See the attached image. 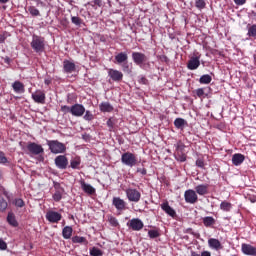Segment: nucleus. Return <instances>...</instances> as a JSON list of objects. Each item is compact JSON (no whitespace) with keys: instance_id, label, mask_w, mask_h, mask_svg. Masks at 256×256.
<instances>
[{"instance_id":"1","label":"nucleus","mask_w":256,"mask_h":256,"mask_svg":"<svg viewBox=\"0 0 256 256\" xmlns=\"http://www.w3.org/2000/svg\"><path fill=\"white\" fill-rule=\"evenodd\" d=\"M60 111L67 115L71 113L73 117H83L85 115V106L83 104H74L72 106L62 105Z\"/></svg>"},{"instance_id":"2","label":"nucleus","mask_w":256,"mask_h":256,"mask_svg":"<svg viewBox=\"0 0 256 256\" xmlns=\"http://www.w3.org/2000/svg\"><path fill=\"white\" fill-rule=\"evenodd\" d=\"M47 145L54 155H59L60 153H65V151H67L65 144L59 142V140H47Z\"/></svg>"},{"instance_id":"3","label":"nucleus","mask_w":256,"mask_h":256,"mask_svg":"<svg viewBox=\"0 0 256 256\" xmlns=\"http://www.w3.org/2000/svg\"><path fill=\"white\" fill-rule=\"evenodd\" d=\"M30 45L35 53H43L45 51V38L33 35Z\"/></svg>"},{"instance_id":"4","label":"nucleus","mask_w":256,"mask_h":256,"mask_svg":"<svg viewBox=\"0 0 256 256\" xmlns=\"http://www.w3.org/2000/svg\"><path fill=\"white\" fill-rule=\"evenodd\" d=\"M121 163L122 165H126V167H135L137 165V156L131 152L123 153Z\"/></svg>"},{"instance_id":"5","label":"nucleus","mask_w":256,"mask_h":256,"mask_svg":"<svg viewBox=\"0 0 256 256\" xmlns=\"http://www.w3.org/2000/svg\"><path fill=\"white\" fill-rule=\"evenodd\" d=\"M126 197L132 203H139L141 201V192L137 189L128 188L126 189Z\"/></svg>"},{"instance_id":"6","label":"nucleus","mask_w":256,"mask_h":256,"mask_svg":"<svg viewBox=\"0 0 256 256\" xmlns=\"http://www.w3.org/2000/svg\"><path fill=\"white\" fill-rule=\"evenodd\" d=\"M145 225L143 224V221L139 218H133L129 222H127V227L129 229H132V231H141Z\"/></svg>"},{"instance_id":"7","label":"nucleus","mask_w":256,"mask_h":256,"mask_svg":"<svg viewBox=\"0 0 256 256\" xmlns=\"http://www.w3.org/2000/svg\"><path fill=\"white\" fill-rule=\"evenodd\" d=\"M54 163L57 169L65 170L69 165V159H67L65 155H59L54 159Z\"/></svg>"},{"instance_id":"8","label":"nucleus","mask_w":256,"mask_h":256,"mask_svg":"<svg viewBox=\"0 0 256 256\" xmlns=\"http://www.w3.org/2000/svg\"><path fill=\"white\" fill-rule=\"evenodd\" d=\"M27 150L29 151V153H31L32 155H41V153H44L45 149H43V146L35 143V142H30L27 145Z\"/></svg>"},{"instance_id":"9","label":"nucleus","mask_w":256,"mask_h":256,"mask_svg":"<svg viewBox=\"0 0 256 256\" xmlns=\"http://www.w3.org/2000/svg\"><path fill=\"white\" fill-rule=\"evenodd\" d=\"M46 219H47V221H49V223H59V221H61V219H63V216L59 212L49 210L46 213Z\"/></svg>"},{"instance_id":"10","label":"nucleus","mask_w":256,"mask_h":256,"mask_svg":"<svg viewBox=\"0 0 256 256\" xmlns=\"http://www.w3.org/2000/svg\"><path fill=\"white\" fill-rule=\"evenodd\" d=\"M184 199L186 203H190L191 205L195 204L198 201L199 197L197 196V192L195 190H186L184 193Z\"/></svg>"},{"instance_id":"11","label":"nucleus","mask_w":256,"mask_h":256,"mask_svg":"<svg viewBox=\"0 0 256 256\" xmlns=\"http://www.w3.org/2000/svg\"><path fill=\"white\" fill-rule=\"evenodd\" d=\"M112 205L117 209V211H125L127 209V202L120 197H114L112 200Z\"/></svg>"},{"instance_id":"12","label":"nucleus","mask_w":256,"mask_h":256,"mask_svg":"<svg viewBox=\"0 0 256 256\" xmlns=\"http://www.w3.org/2000/svg\"><path fill=\"white\" fill-rule=\"evenodd\" d=\"M201 56H193L188 61L187 67L190 71H195V69H199V65H201Z\"/></svg>"},{"instance_id":"13","label":"nucleus","mask_w":256,"mask_h":256,"mask_svg":"<svg viewBox=\"0 0 256 256\" xmlns=\"http://www.w3.org/2000/svg\"><path fill=\"white\" fill-rule=\"evenodd\" d=\"M32 99L35 103H39L40 105H45V92L42 90H37L34 93H32Z\"/></svg>"},{"instance_id":"14","label":"nucleus","mask_w":256,"mask_h":256,"mask_svg":"<svg viewBox=\"0 0 256 256\" xmlns=\"http://www.w3.org/2000/svg\"><path fill=\"white\" fill-rule=\"evenodd\" d=\"M132 59L136 65H142L147 61V56L141 52H133Z\"/></svg>"},{"instance_id":"15","label":"nucleus","mask_w":256,"mask_h":256,"mask_svg":"<svg viewBox=\"0 0 256 256\" xmlns=\"http://www.w3.org/2000/svg\"><path fill=\"white\" fill-rule=\"evenodd\" d=\"M108 75L112 79V81L119 82V81H122L123 79V72L119 70L109 69Z\"/></svg>"},{"instance_id":"16","label":"nucleus","mask_w":256,"mask_h":256,"mask_svg":"<svg viewBox=\"0 0 256 256\" xmlns=\"http://www.w3.org/2000/svg\"><path fill=\"white\" fill-rule=\"evenodd\" d=\"M208 246L210 249H214L215 251H220V249H223V245H221V242L216 238H210L208 240Z\"/></svg>"},{"instance_id":"17","label":"nucleus","mask_w":256,"mask_h":256,"mask_svg":"<svg viewBox=\"0 0 256 256\" xmlns=\"http://www.w3.org/2000/svg\"><path fill=\"white\" fill-rule=\"evenodd\" d=\"M81 189L84 191V193H87V195H93L95 193V188L91 186V184H88L85 182V180L80 181Z\"/></svg>"},{"instance_id":"18","label":"nucleus","mask_w":256,"mask_h":256,"mask_svg":"<svg viewBox=\"0 0 256 256\" xmlns=\"http://www.w3.org/2000/svg\"><path fill=\"white\" fill-rule=\"evenodd\" d=\"M162 211H165L167 215L170 217H175L177 215V212H175V209H173L171 206H169V202H164L161 204Z\"/></svg>"},{"instance_id":"19","label":"nucleus","mask_w":256,"mask_h":256,"mask_svg":"<svg viewBox=\"0 0 256 256\" xmlns=\"http://www.w3.org/2000/svg\"><path fill=\"white\" fill-rule=\"evenodd\" d=\"M242 253L244 255L256 256V248L249 244H242Z\"/></svg>"},{"instance_id":"20","label":"nucleus","mask_w":256,"mask_h":256,"mask_svg":"<svg viewBox=\"0 0 256 256\" xmlns=\"http://www.w3.org/2000/svg\"><path fill=\"white\" fill-rule=\"evenodd\" d=\"M128 59L129 56L127 55V52H120L115 56V61L118 63V65L127 63Z\"/></svg>"},{"instance_id":"21","label":"nucleus","mask_w":256,"mask_h":256,"mask_svg":"<svg viewBox=\"0 0 256 256\" xmlns=\"http://www.w3.org/2000/svg\"><path fill=\"white\" fill-rule=\"evenodd\" d=\"M63 69H64V73H73V71H75V63L69 60H64Z\"/></svg>"},{"instance_id":"22","label":"nucleus","mask_w":256,"mask_h":256,"mask_svg":"<svg viewBox=\"0 0 256 256\" xmlns=\"http://www.w3.org/2000/svg\"><path fill=\"white\" fill-rule=\"evenodd\" d=\"M243 161H245V156L243 154L238 153L232 156V163L235 165V167H239Z\"/></svg>"},{"instance_id":"23","label":"nucleus","mask_w":256,"mask_h":256,"mask_svg":"<svg viewBox=\"0 0 256 256\" xmlns=\"http://www.w3.org/2000/svg\"><path fill=\"white\" fill-rule=\"evenodd\" d=\"M99 109L102 113H111L113 111V105L109 102H102L99 105Z\"/></svg>"},{"instance_id":"24","label":"nucleus","mask_w":256,"mask_h":256,"mask_svg":"<svg viewBox=\"0 0 256 256\" xmlns=\"http://www.w3.org/2000/svg\"><path fill=\"white\" fill-rule=\"evenodd\" d=\"M71 169H81V157L75 156L70 160Z\"/></svg>"},{"instance_id":"25","label":"nucleus","mask_w":256,"mask_h":256,"mask_svg":"<svg viewBox=\"0 0 256 256\" xmlns=\"http://www.w3.org/2000/svg\"><path fill=\"white\" fill-rule=\"evenodd\" d=\"M209 189V185L200 184L195 187V191L198 195H207V191Z\"/></svg>"},{"instance_id":"26","label":"nucleus","mask_w":256,"mask_h":256,"mask_svg":"<svg viewBox=\"0 0 256 256\" xmlns=\"http://www.w3.org/2000/svg\"><path fill=\"white\" fill-rule=\"evenodd\" d=\"M13 90L15 91V93H25V85H23V83L19 82V81H15L12 84Z\"/></svg>"},{"instance_id":"27","label":"nucleus","mask_w":256,"mask_h":256,"mask_svg":"<svg viewBox=\"0 0 256 256\" xmlns=\"http://www.w3.org/2000/svg\"><path fill=\"white\" fill-rule=\"evenodd\" d=\"M7 222L12 227H19V222H17V219L15 218V214H13V212L8 213Z\"/></svg>"},{"instance_id":"28","label":"nucleus","mask_w":256,"mask_h":256,"mask_svg":"<svg viewBox=\"0 0 256 256\" xmlns=\"http://www.w3.org/2000/svg\"><path fill=\"white\" fill-rule=\"evenodd\" d=\"M73 235V228L71 226H66L62 230V236L64 239H71Z\"/></svg>"},{"instance_id":"29","label":"nucleus","mask_w":256,"mask_h":256,"mask_svg":"<svg viewBox=\"0 0 256 256\" xmlns=\"http://www.w3.org/2000/svg\"><path fill=\"white\" fill-rule=\"evenodd\" d=\"M211 81H213V78L209 74H204L199 79V83L201 85H209V83H211Z\"/></svg>"},{"instance_id":"30","label":"nucleus","mask_w":256,"mask_h":256,"mask_svg":"<svg viewBox=\"0 0 256 256\" xmlns=\"http://www.w3.org/2000/svg\"><path fill=\"white\" fill-rule=\"evenodd\" d=\"M174 125L176 129H184L185 125H187V121L183 118H176L174 120Z\"/></svg>"},{"instance_id":"31","label":"nucleus","mask_w":256,"mask_h":256,"mask_svg":"<svg viewBox=\"0 0 256 256\" xmlns=\"http://www.w3.org/2000/svg\"><path fill=\"white\" fill-rule=\"evenodd\" d=\"M72 243H82V245H88L89 241H87V238L83 236H74L72 237Z\"/></svg>"},{"instance_id":"32","label":"nucleus","mask_w":256,"mask_h":256,"mask_svg":"<svg viewBox=\"0 0 256 256\" xmlns=\"http://www.w3.org/2000/svg\"><path fill=\"white\" fill-rule=\"evenodd\" d=\"M203 224L206 227H212V225H215V218H213L211 216H206L203 218Z\"/></svg>"},{"instance_id":"33","label":"nucleus","mask_w":256,"mask_h":256,"mask_svg":"<svg viewBox=\"0 0 256 256\" xmlns=\"http://www.w3.org/2000/svg\"><path fill=\"white\" fill-rule=\"evenodd\" d=\"M174 157L176 161H180V163H185V161H187V155L185 152L175 153Z\"/></svg>"},{"instance_id":"34","label":"nucleus","mask_w":256,"mask_h":256,"mask_svg":"<svg viewBox=\"0 0 256 256\" xmlns=\"http://www.w3.org/2000/svg\"><path fill=\"white\" fill-rule=\"evenodd\" d=\"M175 149H176V153H185V144H183V142L178 141L175 145H174Z\"/></svg>"},{"instance_id":"35","label":"nucleus","mask_w":256,"mask_h":256,"mask_svg":"<svg viewBox=\"0 0 256 256\" xmlns=\"http://www.w3.org/2000/svg\"><path fill=\"white\" fill-rule=\"evenodd\" d=\"M7 207H9V204L7 203V200H5V198L0 196V211L2 213L4 211H7Z\"/></svg>"},{"instance_id":"36","label":"nucleus","mask_w":256,"mask_h":256,"mask_svg":"<svg viewBox=\"0 0 256 256\" xmlns=\"http://www.w3.org/2000/svg\"><path fill=\"white\" fill-rule=\"evenodd\" d=\"M65 191H61V190H56L55 193L53 194V199L56 202H59L61 199H63V193Z\"/></svg>"},{"instance_id":"37","label":"nucleus","mask_w":256,"mask_h":256,"mask_svg":"<svg viewBox=\"0 0 256 256\" xmlns=\"http://www.w3.org/2000/svg\"><path fill=\"white\" fill-rule=\"evenodd\" d=\"M28 11L32 17H39L41 13L39 12V9L35 8L34 6H30L28 8Z\"/></svg>"},{"instance_id":"38","label":"nucleus","mask_w":256,"mask_h":256,"mask_svg":"<svg viewBox=\"0 0 256 256\" xmlns=\"http://www.w3.org/2000/svg\"><path fill=\"white\" fill-rule=\"evenodd\" d=\"M247 35L248 37H253L254 39H256V24H253L248 28Z\"/></svg>"},{"instance_id":"39","label":"nucleus","mask_w":256,"mask_h":256,"mask_svg":"<svg viewBox=\"0 0 256 256\" xmlns=\"http://www.w3.org/2000/svg\"><path fill=\"white\" fill-rule=\"evenodd\" d=\"M231 207H233L232 204L229 203V202H227V201H223V202L220 204V209H221L222 211H231Z\"/></svg>"},{"instance_id":"40","label":"nucleus","mask_w":256,"mask_h":256,"mask_svg":"<svg viewBox=\"0 0 256 256\" xmlns=\"http://www.w3.org/2000/svg\"><path fill=\"white\" fill-rule=\"evenodd\" d=\"M90 255L91 256H103V251L97 247H92L90 249Z\"/></svg>"},{"instance_id":"41","label":"nucleus","mask_w":256,"mask_h":256,"mask_svg":"<svg viewBox=\"0 0 256 256\" xmlns=\"http://www.w3.org/2000/svg\"><path fill=\"white\" fill-rule=\"evenodd\" d=\"M71 22L73 23V25H76V27H81L83 20L78 16H72Z\"/></svg>"},{"instance_id":"42","label":"nucleus","mask_w":256,"mask_h":256,"mask_svg":"<svg viewBox=\"0 0 256 256\" xmlns=\"http://www.w3.org/2000/svg\"><path fill=\"white\" fill-rule=\"evenodd\" d=\"M159 235H161L159 233V230H149L148 231V236L150 237V239H157V237H159Z\"/></svg>"},{"instance_id":"43","label":"nucleus","mask_w":256,"mask_h":256,"mask_svg":"<svg viewBox=\"0 0 256 256\" xmlns=\"http://www.w3.org/2000/svg\"><path fill=\"white\" fill-rule=\"evenodd\" d=\"M85 115H84V117H83V119L85 120V121H93V119H94V116H93V113H91V111H89V110H85Z\"/></svg>"},{"instance_id":"44","label":"nucleus","mask_w":256,"mask_h":256,"mask_svg":"<svg viewBox=\"0 0 256 256\" xmlns=\"http://www.w3.org/2000/svg\"><path fill=\"white\" fill-rule=\"evenodd\" d=\"M205 5H206L205 0H196L195 2V7L200 10L205 9Z\"/></svg>"},{"instance_id":"45","label":"nucleus","mask_w":256,"mask_h":256,"mask_svg":"<svg viewBox=\"0 0 256 256\" xmlns=\"http://www.w3.org/2000/svg\"><path fill=\"white\" fill-rule=\"evenodd\" d=\"M14 205L16 207H25V202L21 198H17L14 200Z\"/></svg>"},{"instance_id":"46","label":"nucleus","mask_w":256,"mask_h":256,"mask_svg":"<svg viewBox=\"0 0 256 256\" xmlns=\"http://www.w3.org/2000/svg\"><path fill=\"white\" fill-rule=\"evenodd\" d=\"M88 5H91L92 7H103V1L102 0H93L91 3H88Z\"/></svg>"},{"instance_id":"47","label":"nucleus","mask_w":256,"mask_h":256,"mask_svg":"<svg viewBox=\"0 0 256 256\" xmlns=\"http://www.w3.org/2000/svg\"><path fill=\"white\" fill-rule=\"evenodd\" d=\"M7 163V157H5V153L0 151V164L5 165Z\"/></svg>"},{"instance_id":"48","label":"nucleus","mask_w":256,"mask_h":256,"mask_svg":"<svg viewBox=\"0 0 256 256\" xmlns=\"http://www.w3.org/2000/svg\"><path fill=\"white\" fill-rule=\"evenodd\" d=\"M196 167H199L200 169L205 168V162L203 161V159H197L196 160Z\"/></svg>"},{"instance_id":"49","label":"nucleus","mask_w":256,"mask_h":256,"mask_svg":"<svg viewBox=\"0 0 256 256\" xmlns=\"http://www.w3.org/2000/svg\"><path fill=\"white\" fill-rule=\"evenodd\" d=\"M53 187H54V189H55V191H65L64 189H63V187H61V184L59 183V182H53Z\"/></svg>"},{"instance_id":"50","label":"nucleus","mask_w":256,"mask_h":256,"mask_svg":"<svg viewBox=\"0 0 256 256\" xmlns=\"http://www.w3.org/2000/svg\"><path fill=\"white\" fill-rule=\"evenodd\" d=\"M7 250V242H5L3 239H0V251Z\"/></svg>"},{"instance_id":"51","label":"nucleus","mask_w":256,"mask_h":256,"mask_svg":"<svg viewBox=\"0 0 256 256\" xmlns=\"http://www.w3.org/2000/svg\"><path fill=\"white\" fill-rule=\"evenodd\" d=\"M109 221H110V225H112L113 227H117V225H119V221H117V218L115 217H111Z\"/></svg>"},{"instance_id":"52","label":"nucleus","mask_w":256,"mask_h":256,"mask_svg":"<svg viewBox=\"0 0 256 256\" xmlns=\"http://www.w3.org/2000/svg\"><path fill=\"white\" fill-rule=\"evenodd\" d=\"M107 126L109 127L110 131H113V127L115 125V122H113V119H108L106 122Z\"/></svg>"},{"instance_id":"53","label":"nucleus","mask_w":256,"mask_h":256,"mask_svg":"<svg viewBox=\"0 0 256 256\" xmlns=\"http://www.w3.org/2000/svg\"><path fill=\"white\" fill-rule=\"evenodd\" d=\"M197 97H203L205 95V90L203 88H198L196 90Z\"/></svg>"},{"instance_id":"54","label":"nucleus","mask_w":256,"mask_h":256,"mask_svg":"<svg viewBox=\"0 0 256 256\" xmlns=\"http://www.w3.org/2000/svg\"><path fill=\"white\" fill-rule=\"evenodd\" d=\"M137 173H140V175H147V169L145 168H137Z\"/></svg>"},{"instance_id":"55","label":"nucleus","mask_w":256,"mask_h":256,"mask_svg":"<svg viewBox=\"0 0 256 256\" xmlns=\"http://www.w3.org/2000/svg\"><path fill=\"white\" fill-rule=\"evenodd\" d=\"M123 71H129V64L127 62H124L122 65Z\"/></svg>"},{"instance_id":"56","label":"nucleus","mask_w":256,"mask_h":256,"mask_svg":"<svg viewBox=\"0 0 256 256\" xmlns=\"http://www.w3.org/2000/svg\"><path fill=\"white\" fill-rule=\"evenodd\" d=\"M245 1H246V0H234V3H235L236 5H245Z\"/></svg>"},{"instance_id":"57","label":"nucleus","mask_w":256,"mask_h":256,"mask_svg":"<svg viewBox=\"0 0 256 256\" xmlns=\"http://www.w3.org/2000/svg\"><path fill=\"white\" fill-rule=\"evenodd\" d=\"M139 83H142L143 85H147V78L145 77H141L140 80H139Z\"/></svg>"},{"instance_id":"58","label":"nucleus","mask_w":256,"mask_h":256,"mask_svg":"<svg viewBox=\"0 0 256 256\" xmlns=\"http://www.w3.org/2000/svg\"><path fill=\"white\" fill-rule=\"evenodd\" d=\"M5 39H7V36H5V34H0V43H5Z\"/></svg>"},{"instance_id":"59","label":"nucleus","mask_w":256,"mask_h":256,"mask_svg":"<svg viewBox=\"0 0 256 256\" xmlns=\"http://www.w3.org/2000/svg\"><path fill=\"white\" fill-rule=\"evenodd\" d=\"M201 256H211V252L204 251V252L201 253Z\"/></svg>"},{"instance_id":"60","label":"nucleus","mask_w":256,"mask_h":256,"mask_svg":"<svg viewBox=\"0 0 256 256\" xmlns=\"http://www.w3.org/2000/svg\"><path fill=\"white\" fill-rule=\"evenodd\" d=\"M5 3H9V0H0L1 5H5Z\"/></svg>"},{"instance_id":"61","label":"nucleus","mask_w":256,"mask_h":256,"mask_svg":"<svg viewBox=\"0 0 256 256\" xmlns=\"http://www.w3.org/2000/svg\"><path fill=\"white\" fill-rule=\"evenodd\" d=\"M191 256H201V255L197 254V252H195V251H192Z\"/></svg>"},{"instance_id":"62","label":"nucleus","mask_w":256,"mask_h":256,"mask_svg":"<svg viewBox=\"0 0 256 256\" xmlns=\"http://www.w3.org/2000/svg\"><path fill=\"white\" fill-rule=\"evenodd\" d=\"M4 195H5V197H7L9 199V192L4 191Z\"/></svg>"},{"instance_id":"63","label":"nucleus","mask_w":256,"mask_h":256,"mask_svg":"<svg viewBox=\"0 0 256 256\" xmlns=\"http://www.w3.org/2000/svg\"><path fill=\"white\" fill-rule=\"evenodd\" d=\"M162 59L163 61H169V58H167V56H163Z\"/></svg>"},{"instance_id":"64","label":"nucleus","mask_w":256,"mask_h":256,"mask_svg":"<svg viewBox=\"0 0 256 256\" xmlns=\"http://www.w3.org/2000/svg\"><path fill=\"white\" fill-rule=\"evenodd\" d=\"M2 175H3V172H1V170H0V179H1Z\"/></svg>"}]
</instances>
